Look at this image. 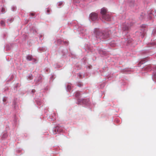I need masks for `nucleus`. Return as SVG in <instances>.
Returning a JSON list of instances; mask_svg holds the SVG:
<instances>
[{"label": "nucleus", "instance_id": "f257e3e1", "mask_svg": "<svg viewBox=\"0 0 156 156\" xmlns=\"http://www.w3.org/2000/svg\"><path fill=\"white\" fill-rule=\"evenodd\" d=\"M96 38L97 39H106L109 37V34L107 31H102L96 29L94 32Z\"/></svg>", "mask_w": 156, "mask_h": 156}, {"label": "nucleus", "instance_id": "f03ea898", "mask_svg": "<svg viewBox=\"0 0 156 156\" xmlns=\"http://www.w3.org/2000/svg\"><path fill=\"white\" fill-rule=\"evenodd\" d=\"M108 11L106 8H103L101 9V18L106 21H110L111 19L110 16L108 14Z\"/></svg>", "mask_w": 156, "mask_h": 156}, {"label": "nucleus", "instance_id": "7ed1b4c3", "mask_svg": "<svg viewBox=\"0 0 156 156\" xmlns=\"http://www.w3.org/2000/svg\"><path fill=\"white\" fill-rule=\"evenodd\" d=\"M133 23H127L123 24L122 25V28L123 31L127 30H129V27L133 25Z\"/></svg>", "mask_w": 156, "mask_h": 156}, {"label": "nucleus", "instance_id": "20e7f679", "mask_svg": "<svg viewBox=\"0 0 156 156\" xmlns=\"http://www.w3.org/2000/svg\"><path fill=\"white\" fill-rule=\"evenodd\" d=\"M90 19L92 21H95L98 19V15L94 12H92L90 15Z\"/></svg>", "mask_w": 156, "mask_h": 156}, {"label": "nucleus", "instance_id": "39448f33", "mask_svg": "<svg viewBox=\"0 0 156 156\" xmlns=\"http://www.w3.org/2000/svg\"><path fill=\"white\" fill-rule=\"evenodd\" d=\"M80 95V92L79 91H77L75 93V96L76 98H79Z\"/></svg>", "mask_w": 156, "mask_h": 156}, {"label": "nucleus", "instance_id": "423d86ee", "mask_svg": "<svg viewBox=\"0 0 156 156\" xmlns=\"http://www.w3.org/2000/svg\"><path fill=\"white\" fill-rule=\"evenodd\" d=\"M27 58L28 60L29 61H31L32 59V57L31 55H27Z\"/></svg>", "mask_w": 156, "mask_h": 156}, {"label": "nucleus", "instance_id": "0eeeda50", "mask_svg": "<svg viewBox=\"0 0 156 156\" xmlns=\"http://www.w3.org/2000/svg\"><path fill=\"white\" fill-rule=\"evenodd\" d=\"M152 78L156 82V73H153Z\"/></svg>", "mask_w": 156, "mask_h": 156}, {"label": "nucleus", "instance_id": "6e6552de", "mask_svg": "<svg viewBox=\"0 0 156 156\" xmlns=\"http://www.w3.org/2000/svg\"><path fill=\"white\" fill-rule=\"evenodd\" d=\"M0 24L1 26L4 27L5 26V22L3 20H1L0 22Z\"/></svg>", "mask_w": 156, "mask_h": 156}, {"label": "nucleus", "instance_id": "1a4fd4ad", "mask_svg": "<svg viewBox=\"0 0 156 156\" xmlns=\"http://www.w3.org/2000/svg\"><path fill=\"white\" fill-rule=\"evenodd\" d=\"M134 1L133 0H131L130 1H129V4L130 6H132L134 4Z\"/></svg>", "mask_w": 156, "mask_h": 156}, {"label": "nucleus", "instance_id": "9d476101", "mask_svg": "<svg viewBox=\"0 0 156 156\" xmlns=\"http://www.w3.org/2000/svg\"><path fill=\"white\" fill-rule=\"evenodd\" d=\"M28 78L30 80L33 79V76L32 74H30L28 76Z\"/></svg>", "mask_w": 156, "mask_h": 156}, {"label": "nucleus", "instance_id": "9b49d317", "mask_svg": "<svg viewBox=\"0 0 156 156\" xmlns=\"http://www.w3.org/2000/svg\"><path fill=\"white\" fill-rule=\"evenodd\" d=\"M152 13H151V12L150 13V14H149V15H150L149 16V19H151L152 18Z\"/></svg>", "mask_w": 156, "mask_h": 156}, {"label": "nucleus", "instance_id": "f8f14e48", "mask_svg": "<svg viewBox=\"0 0 156 156\" xmlns=\"http://www.w3.org/2000/svg\"><path fill=\"white\" fill-rule=\"evenodd\" d=\"M1 11H2V12L3 13L5 12V9L4 8L2 7V9Z\"/></svg>", "mask_w": 156, "mask_h": 156}, {"label": "nucleus", "instance_id": "ddd939ff", "mask_svg": "<svg viewBox=\"0 0 156 156\" xmlns=\"http://www.w3.org/2000/svg\"><path fill=\"white\" fill-rule=\"evenodd\" d=\"M74 2L76 3H79L80 2V0H74Z\"/></svg>", "mask_w": 156, "mask_h": 156}, {"label": "nucleus", "instance_id": "4468645a", "mask_svg": "<svg viewBox=\"0 0 156 156\" xmlns=\"http://www.w3.org/2000/svg\"><path fill=\"white\" fill-rule=\"evenodd\" d=\"M67 88H68V90L69 91H70V90L71 89V86L70 85H68V86H67Z\"/></svg>", "mask_w": 156, "mask_h": 156}, {"label": "nucleus", "instance_id": "2eb2a0df", "mask_svg": "<svg viewBox=\"0 0 156 156\" xmlns=\"http://www.w3.org/2000/svg\"><path fill=\"white\" fill-rule=\"evenodd\" d=\"M50 10L49 9H48L47 10V12L48 14H49L50 12Z\"/></svg>", "mask_w": 156, "mask_h": 156}, {"label": "nucleus", "instance_id": "dca6fc26", "mask_svg": "<svg viewBox=\"0 0 156 156\" xmlns=\"http://www.w3.org/2000/svg\"><path fill=\"white\" fill-rule=\"evenodd\" d=\"M151 66H148L146 68L147 69L149 70V69L151 67Z\"/></svg>", "mask_w": 156, "mask_h": 156}, {"label": "nucleus", "instance_id": "f3484780", "mask_svg": "<svg viewBox=\"0 0 156 156\" xmlns=\"http://www.w3.org/2000/svg\"><path fill=\"white\" fill-rule=\"evenodd\" d=\"M34 15V13H30V16H33Z\"/></svg>", "mask_w": 156, "mask_h": 156}, {"label": "nucleus", "instance_id": "a211bd4d", "mask_svg": "<svg viewBox=\"0 0 156 156\" xmlns=\"http://www.w3.org/2000/svg\"><path fill=\"white\" fill-rule=\"evenodd\" d=\"M58 127H56L55 128V131H56V130H58Z\"/></svg>", "mask_w": 156, "mask_h": 156}, {"label": "nucleus", "instance_id": "6ab92c4d", "mask_svg": "<svg viewBox=\"0 0 156 156\" xmlns=\"http://www.w3.org/2000/svg\"><path fill=\"white\" fill-rule=\"evenodd\" d=\"M82 84H81V83H78V87H81V86H82Z\"/></svg>", "mask_w": 156, "mask_h": 156}, {"label": "nucleus", "instance_id": "aec40b11", "mask_svg": "<svg viewBox=\"0 0 156 156\" xmlns=\"http://www.w3.org/2000/svg\"><path fill=\"white\" fill-rule=\"evenodd\" d=\"M35 92V90H32V92L33 93H34Z\"/></svg>", "mask_w": 156, "mask_h": 156}, {"label": "nucleus", "instance_id": "412c9836", "mask_svg": "<svg viewBox=\"0 0 156 156\" xmlns=\"http://www.w3.org/2000/svg\"><path fill=\"white\" fill-rule=\"evenodd\" d=\"M142 27H146V25H143L142 26Z\"/></svg>", "mask_w": 156, "mask_h": 156}, {"label": "nucleus", "instance_id": "4be33fe9", "mask_svg": "<svg viewBox=\"0 0 156 156\" xmlns=\"http://www.w3.org/2000/svg\"><path fill=\"white\" fill-rule=\"evenodd\" d=\"M152 44H153V45H155V44H156V42H154V43H152Z\"/></svg>", "mask_w": 156, "mask_h": 156}, {"label": "nucleus", "instance_id": "5701e85b", "mask_svg": "<svg viewBox=\"0 0 156 156\" xmlns=\"http://www.w3.org/2000/svg\"><path fill=\"white\" fill-rule=\"evenodd\" d=\"M129 41H130V42H131V40H129V41H128V42H129Z\"/></svg>", "mask_w": 156, "mask_h": 156}, {"label": "nucleus", "instance_id": "b1692460", "mask_svg": "<svg viewBox=\"0 0 156 156\" xmlns=\"http://www.w3.org/2000/svg\"><path fill=\"white\" fill-rule=\"evenodd\" d=\"M106 18H107V16H105Z\"/></svg>", "mask_w": 156, "mask_h": 156}]
</instances>
